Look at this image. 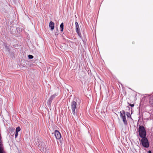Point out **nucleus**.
Returning <instances> with one entry per match:
<instances>
[{"mask_svg": "<svg viewBox=\"0 0 153 153\" xmlns=\"http://www.w3.org/2000/svg\"><path fill=\"white\" fill-rule=\"evenodd\" d=\"M0 153H4L3 149L2 147H0Z\"/></svg>", "mask_w": 153, "mask_h": 153, "instance_id": "nucleus-14", "label": "nucleus"}, {"mask_svg": "<svg viewBox=\"0 0 153 153\" xmlns=\"http://www.w3.org/2000/svg\"><path fill=\"white\" fill-rule=\"evenodd\" d=\"M128 109H130L129 107H128Z\"/></svg>", "mask_w": 153, "mask_h": 153, "instance_id": "nucleus-18", "label": "nucleus"}, {"mask_svg": "<svg viewBox=\"0 0 153 153\" xmlns=\"http://www.w3.org/2000/svg\"><path fill=\"white\" fill-rule=\"evenodd\" d=\"M18 135V132H16V134L15 135V137L16 138Z\"/></svg>", "mask_w": 153, "mask_h": 153, "instance_id": "nucleus-15", "label": "nucleus"}, {"mask_svg": "<svg viewBox=\"0 0 153 153\" xmlns=\"http://www.w3.org/2000/svg\"><path fill=\"white\" fill-rule=\"evenodd\" d=\"M49 26V27L51 28V30H53L54 29V24L52 21H51L50 22Z\"/></svg>", "mask_w": 153, "mask_h": 153, "instance_id": "nucleus-8", "label": "nucleus"}, {"mask_svg": "<svg viewBox=\"0 0 153 153\" xmlns=\"http://www.w3.org/2000/svg\"><path fill=\"white\" fill-rule=\"evenodd\" d=\"M148 153H152V152H151V151L149 150L148 151Z\"/></svg>", "mask_w": 153, "mask_h": 153, "instance_id": "nucleus-17", "label": "nucleus"}, {"mask_svg": "<svg viewBox=\"0 0 153 153\" xmlns=\"http://www.w3.org/2000/svg\"><path fill=\"white\" fill-rule=\"evenodd\" d=\"M129 105L132 107H133L134 106V104H129Z\"/></svg>", "mask_w": 153, "mask_h": 153, "instance_id": "nucleus-16", "label": "nucleus"}, {"mask_svg": "<svg viewBox=\"0 0 153 153\" xmlns=\"http://www.w3.org/2000/svg\"><path fill=\"white\" fill-rule=\"evenodd\" d=\"M60 30L62 32L63 31L64 28V25L63 23L61 24L60 25Z\"/></svg>", "mask_w": 153, "mask_h": 153, "instance_id": "nucleus-10", "label": "nucleus"}, {"mask_svg": "<svg viewBox=\"0 0 153 153\" xmlns=\"http://www.w3.org/2000/svg\"><path fill=\"white\" fill-rule=\"evenodd\" d=\"M126 116L128 117H131V115H130L129 113L128 112H126Z\"/></svg>", "mask_w": 153, "mask_h": 153, "instance_id": "nucleus-12", "label": "nucleus"}, {"mask_svg": "<svg viewBox=\"0 0 153 153\" xmlns=\"http://www.w3.org/2000/svg\"><path fill=\"white\" fill-rule=\"evenodd\" d=\"M55 95H52L50 97V98L49 102L50 104L51 103V101L55 97Z\"/></svg>", "mask_w": 153, "mask_h": 153, "instance_id": "nucleus-9", "label": "nucleus"}, {"mask_svg": "<svg viewBox=\"0 0 153 153\" xmlns=\"http://www.w3.org/2000/svg\"><path fill=\"white\" fill-rule=\"evenodd\" d=\"M138 132L141 138L146 137V131L143 126H140L138 128Z\"/></svg>", "mask_w": 153, "mask_h": 153, "instance_id": "nucleus-1", "label": "nucleus"}, {"mask_svg": "<svg viewBox=\"0 0 153 153\" xmlns=\"http://www.w3.org/2000/svg\"><path fill=\"white\" fill-rule=\"evenodd\" d=\"M76 102L74 101H72L71 104V108L73 114L74 115L75 110L77 108Z\"/></svg>", "mask_w": 153, "mask_h": 153, "instance_id": "nucleus-5", "label": "nucleus"}, {"mask_svg": "<svg viewBox=\"0 0 153 153\" xmlns=\"http://www.w3.org/2000/svg\"><path fill=\"white\" fill-rule=\"evenodd\" d=\"M28 57L29 59H32L33 58V56L31 55H29L28 56Z\"/></svg>", "mask_w": 153, "mask_h": 153, "instance_id": "nucleus-13", "label": "nucleus"}, {"mask_svg": "<svg viewBox=\"0 0 153 153\" xmlns=\"http://www.w3.org/2000/svg\"><path fill=\"white\" fill-rule=\"evenodd\" d=\"M21 130V128L19 127H18L16 128V131L17 132H19Z\"/></svg>", "mask_w": 153, "mask_h": 153, "instance_id": "nucleus-11", "label": "nucleus"}, {"mask_svg": "<svg viewBox=\"0 0 153 153\" xmlns=\"http://www.w3.org/2000/svg\"><path fill=\"white\" fill-rule=\"evenodd\" d=\"M142 138L141 140V142L142 146L145 148H148L149 146V144L148 139L146 137Z\"/></svg>", "mask_w": 153, "mask_h": 153, "instance_id": "nucleus-2", "label": "nucleus"}, {"mask_svg": "<svg viewBox=\"0 0 153 153\" xmlns=\"http://www.w3.org/2000/svg\"><path fill=\"white\" fill-rule=\"evenodd\" d=\"M39 147L40 151L43 153H48L47 146L43 143L42 145H39Z\"/></svg>", "mask_w": 153, "mask_h": 153, "instance_id": "nucleus-3", "label": "nucleus"}, {"mask_svg": "<svg viewBox=\"0 0 153 153\" xmlns=\"http://www.w3.org/2000/svg\"><path fill=\"white\" fill-rule=\"evenodd\" d=\"M120 116L121 118L123 119V121L125 125H127V121L126 119L125 111L123 110L120 111Z\"/></svg>", "mask_w": 153, "mask_h": 153, "instance_id": "nucleus-4", "label": "nucleus"}, {"mask_svg": "<svg viewBox=\"0 0 153 153\" xmlns=\"http://www.w3.org/2000/svg\"><path fill=\"white\" fill-rule=\"evenodd\" d=\"M55 136L56 139H59L61 137V136L60 133L58 130H56L54 132Z\"/></svg>", "mask_w": 153, "mask_h": 153, "instance_id": "nucleus-7", "label": "nucleus"}, {"mask_svg": "<svg viewBox=\"0 0 153 153\" xmlns=\"http://www.w3.org/2000/svg\"><path fill=\"white\" fill-rule=\"evenodd\" d=\"M75 25L76 27V31L78 35L80 37H81V34L80 32H79V26L78 24V23L77 22H75Z\"/></svg>", "mask_w": 153, "mask_h": 153, "instance_id": "nucleus-6", "label": "nucleus"}]
</instances>
